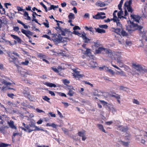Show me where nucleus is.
I'll return each instance as SVG.
<instances>
[{"label": "nucleus", "instance_id": "nucleus-2", "mask_svg": "<svg viewBox=\"0 0 147 147\" xmlns=\"http://www.w3.org/2000/svg\"><path fill=\"white\" fill-rule=\"evenodd\" d=\"M23 125L24 127H22V129L25 131H27L29 133L33 131L36 130L43 131L42 129H40L38 127L35 125V123L33 122H32L29 125H26L24 123H23Z\"/></svg>", "mask_w": 147, "mask_h": 147}, {"label": "nucleus", "instance_id": "nucleus-50", "mask_svg": "<svg viewBox=\"0 0 147 147\" xmlns=\"http://www.w3.org/2000/svg\"><path fill=\"white\" fill-rule=\"evenodd\" d=\"M71 5L74 6H76L77 5V3L76 1H72L71 2Z\"/></svg>", "mask_w": 147, "mask_h": 147}, {"label": "nucleus", "instance_id": "nucleus-15", "mask_svg": "<svg viewBox=\"0 0 147 147\" xmlns=\"http://www.w3.org/2000/svg\"><path fill=\"white\" fill-rule=\"evenodd\" d=\"M95 5L97 6L102 7L105 6L106 5L104 2H103L100 1H98L95 3Z\"/></svg>", "mask_w": 147, "mask_h": 147}, {"label": "nucleus", "instance_id": "nucleus-28", "mask_svg": "<svg viewBox=\"0 0 147 147\" xmlns=\"http://www.w3.org/2000/svg\"><path fill=\"white\" fill-rule=\"evenodd\" d=\"M82 38L85 43H88L90 40V39L88 38L85 35H84Z\"/></svg>", "mask_w": 147, "mask_h": 147}, {"label": "nucleus", "instance_id": "nucleus-64", "mask_svg": "<svg viewBox=\"0 0 147 147\" xmlns=\"http://www.w3.org/2000/svg\"><path fill=\"white\" fill-rule=\"evenodd\" d=\"M17 8L18 11H24V9L19 6H18Z\"/></svg>", "mask_w": 147, "mask_h": 147}, {"label": "nucleus", "instance_id": "nucleus-3", "mask_svg": "<svg viewBox=\"0 0 147 147\" xmlns=\"http://www.w3.org/2000/svg\"><path fill=\"white\" fill-rule=\"evenodd\" d=\"M132 67L137 71L141 72H147V69L144 68L145 67L143 66V67L140 64H136L135 63L132 64Z\"/></svg>", "mask_w": 147, "mask_h": 147}, {"label": "nucleus", "instance_id": "nucleus-52", "mask_svg": "<svg viewBox=\"0 0 147 147\" xmlns=\"http://www.w3.org/2000/svg\"><path fill=\"white\" fill-rule=\"evenodd\" d=\"M80 27L78 26H75L74 28H73V30H74V31H75L76 30H80Z\"/></svg>", "mask_w": 147, "mask_h": 147}, {"label": "nucleus", "instance_id": "nucleus-53", "mask_svg": "<svg viewBox=\"0 0 147 147\" xmlns=\"http://www.w3.org/2000/svg\"><path fill=\"white\" fill-rule=\"evenodd\" d=\"M5 69L3 65L2 64H0V69L2 70H4Z\"/></svg>", "mask_w": 147, "mask_h": 147}, {"label": "nucleus", "instance_id": "nucleus-31", "mask_svg": "<svg viewBox=\"0 0 147 147\" xmlns=\"http://www.w3.org/2000/svg\"><path fill=\"white\" fill-rule=\"evenodd\" d=\"M17 22L18 23L22 25L25 29H26L28 28V26L27 25H26L24 23L21 22L20 20H17Z\"/></svg>", "mask_w": 147, "mask_h": 147}, {"label": "nucleus", "instance_id": "nucleus-29", "mask_svg": "<svg viewBox=\"0 0 147 147\" xmlns=\"http://www.w3.org/2000/svg\"><path fill=\"white\" fill-rule=\"evenodd\" d=\"M2 84H4L6 86L10 85L11 84V83L7 82L6 80H3V81L1 82Z\"/></svg>", "mask_w": 147, "mask_h": 147}, {"label": "nucleus", "instance_id": "nucleus-16", "mask_svg": "<svg viewBox=\"0 0 147 147\" xmlns=\"http://www.w3.org/2000/svg\"><path fill=\"white\" fill-rule=\"evenodd\" d=\"M120 10V11L118 12L117 13V16L118 18L121 19V18H123L126 19L127 18L126 17H124V16H123V11L122 10Z\"/></svg>", "mask_w": 147, "mask_h": 147}, {"label": "nucleus", "instance_id": "nucleus-61", "mask_svg": "<svg viewBox=\"0 0 147 147\" xmlns=\"http://www.w3.org/2000/svg\"><path fill=\"white\" fill-rule=\"evenodd\" d=\"M113 123L112 121H107L105 123V124L108 125H110L111 124Z\"/></svg>", "mask_w": 147, "mask_h": 147}, {"label": "nucleus", "instance_id": "nucleus-33", "mask_svg": "<svg viewBox=\"0 0 147 147\" xmlns=\"http://www.w3.org/2000/svg\"><path fill=\"white\" fill-rule=\"evenodd\" d=\"M74 14L72 13H70L68 15V18L69 19H74L75 18Z\"/></svg>", "mask_w": 147, "mask_h": 147}, {"label": "nucleus", "instance_id": "nucleus-24", "mask_svg": "<svg viewBox=\"0 0 147 147\" xmlns=\"http://www.w3.org/2000/svg\"><path fill=\"white\" fill-rule=\"evenodd\" d=\"M113 19H111V20H113L115 22H117V21H119L116 16V13L114 12L113 14Z\"/></svg>", "mask_w": 147, "mask_h": 147}, {"label": "nucleus", "instance_id": "nucleus-62", "mask_svg": "<svg viewBox=\"0 0 147 147\" xmlns=\"http://www.w3.org/2000/svg\"><path fill=\"white\" fill-rule=\"evenodd\" d=\"M84 17L85 18H89V14L88 13H86L84 16Z\"/></svg>", "mask_w": 147, "mask_h": 147}, {"label": "nucleus", "instance_id": "nucleus-17", "mask_svg": "<svg viewBox=\"0 0 147 147\" xmlns=\"http://www.w3.org/2000/svg\"><path fill=\"white\" fill-rule=\"evenodd\" d=\"M11 36L13 38L16 40L18 43H21V42L22 41L21 39L18 36L12 34H11Z\"/></svg>", "mask_w": 147, "mask_h": 147}, {"label": "nucleus", "instance_id": "nucleus-14", "mask_svg": "<svg viewBox=\"0 0 147 147\" xmlns=\"http://www.w3.org/2000/svg\"><path fill=\"white\" fill-rule=\"evenodd\" d=\"M106 18V16H100L99 12H98L96 15L95 16H93V18L97 20L103 19Z\"/></svg>", "mask_w": 147, "mask_h": 147}, {"label": "nucleus", "instance_id": "nucleus-9", "mask_svg": "<svg viewBox=\"0 0 147 147\" xmlns=\"http://www.w3.org/2000/svg\"><path fill=\"white\" fill-rule=\"evenodd\" d=\"M4 37V36H0V43H3L5 45L9 44L10 46L12 45L13 44L11 41L6 40L3 38Z\"/></svg>", "mask_w": 147, "mask_h": 147}, {"label": "nucleus", "instance_id": "nucleus-26", "mask_svg": "<svg viewBox=\"0 0 147 147\" xmlns=\"http://www.w3.org/2000/svg\"><path fill=\"white\" fill-rule=\"evenodd\" d=\"M72 88H69L68 89L69 90V92L67 93V94L69 96H73L74 94V92L71 89Z\"/></svg>", "mask_w": 147, "mask_h": 147}, {"label": "nucleus", "instance_id": "nucleus-22", "mask_svg": "<svg viewBox=\"0 0 147 147\" xmlns=\"http://www.w3.org/2000/svg\"><path fill=\"white\" fill-rule=\"evenodd\" d=\"M96 32H98V33H105L106 32L105 30L103 29H100L99 28H95Z\"/></svg>", "mask_w": 147, "mask_h": 147}, {"label": "nucleus", "instance_id": "nucleus-19", "mask_svg": "<svg viewBox=\"0 0 147 147\" xmlns=\"http://www.w3.org/2000/svg\"><path fill=\"white\" fill-rule=\"evenodd\" d=\"M44 84L47 86L51 88L52 87H56V86L55 84L52 83L46 82L44 83Z\"/></svg>", "mask_w": 147, "mask_h": 147}, {"label": "nucleus", "instance_id": "nucleus-8", "mask_svg": "<svg viewBox=\"0 0 147 147\" xmlns=\"http://www.w3.org/2000/svg\"><path fill=\"white\" fill-rule=\"evenodd\" d=\"M73 72L74 73L73 74V76L76 80H79L80 78H82L84 76V75L83 74H80V71L76 69L73 70Z\"/></svg>", "mask_w": 147, "mask_h": 147}, {"label": "nucleus", "instance_id": "nucleus-49", "mask_svg": "<svg viewBox=\"0 0 147 147\" xmlns=\"http://www.w3.org/2000/svg\"><path fill=\"white\" fill-rule=\"evenodd\" d=\"M48 92H49V93L51 95V96H55V94L53 91H51V90H48Z\"/></svg>", "mask_w": 147, "mask_h": 147}, {"label": "nucleus", "instance_id": "nucleus-30", "mask_svg": "<svg viewBox=\"0 0 147 147\" xmlns=\"http://www.w3.org/2000/svg\"><path fill=\"white\" fill-rule=\"evenodd\" d=\"M85 29L86 30H89L90 31L92 32V33H93L94 32V30L92 27L88 28L87 26H86L85 27Z\"/></svg>", "mask_w": 147, "mask_h": 147}, {"label": "nucleus", "instance_id": "nucleus-34", "mask_svg": "<svg viewBox=\"0 0 147 147\" xmlns=\"http://www.w3.org/2000/svg\"><path fill=\"white\" fill-rule=\"evenodd\" d=\"M73 33L75 34L76 35H78L79 36H80V37H82L84 35L83 34L80 33L76 31H74L73 32Z\"/></svg>", "mask_w": 147, "mask_h": 147}, {"label": "nucleus", "instance_id": "nucleus-63", "mask_svg": "<svg viewBox=\"0 0 147 147\" xmlns=\"http://www.w3.org/2000/svg\"><path fill=\"white\" fill-rule=\"evenodd\" d=\"M49 113L51 117H56L55 114H53L52 112H49Z\"/></svg>", "mask_w": 147, "mask_h": 147}, {"label": "nucleus", "instance_id": "nucleus-55", "mask_svg": "<svg viewBox=\"0 0 147 147\" xmlns=\"http://www.w3.org/2000/svg\"><path fill=\"white\" fill-rule=\"evenodd\" d=\"M85 84L89 85H90L91 87H93V85L90 83L89 82L86 81L85 82Z\"/></svg>", "mask_w": 147, "mask_h": 147}, {"label": "nucleus", "instance_id": "nucleus-40", "mask_svg": "<svg viewBox=\"0 0 147 147\" xmlns=\"http://www.w3.org/2000/svg\"><path fill=\"white\" fill-rule=\"evenodd\" d=\"M42 99L44 100L45 101H47V102H50L49 100H50V98H48L47 96H43L42 97Z\"/></svg>", "mask_w": 147, "mask_h": 147}, {"label": "nucleus", "instance_id": "nucleus-46", "mask_svg": "<svg viewBox=\"0 0 147 147\" xmlns=\"http://www.w3.org/2000/svg\"><path fill=\"white\" fill-rule=\"evenodd\" d=\"M45 21L47 23L44 22L43 24L45 25L46 27L48 28L49 27V22L47 20H45Z\"/></svg>", "mask_w": 147, "mask_h": 147}, {"label": "nucleus", "instance_id": "nucleus-58", "mask_svg": "<svg viewBox=\"0 0 147 147\" xmlns=\"http://www.w3.org/2000/svg\"><path fill=\"white\" fill-rule=\"evenodd\" d=\"M7 96L9 97H10L11 98H13V96H14V94H8Z\"/></svg>", "mask_w": 147, "mask_h": 147}, {"label": "nucleus", "instance_id": "nucleus-57", "mask_svg": "<svg viewBox=\"0 0 147 147\" xmlns=\"http://www.w3.org/2000/svg\"><path fill=\"white\" fill-rule=\"evenodd\" d=\"M61 32V34L64 36H65V31L64 30H63L61 29V30H60Z\"/></svg>", "mask_w": 147, "mask_h": 147}, {"label": "nucleus", "instance_id": "nucleus-59", "mask_svg": "<svg viewBox=\"0 0 147 147\" xmlns=\"http://www.w3.org/2000/svg\"><path fill=\"white\" fill-rule=\"evenodd\" d=\"M13 30L17 32L19 30V28L18 26L14 27L13 28Z\"/></svg>", "mask_w": 147, "mask_h": 147}, {"label": "nucleus", "instance_id": "nucleus-6", "mask_svg": "<svg viewBox=\"0 0 147 147\" xmlns=\"http://www.w3.org/2000/svg\"><path fill=\"white\" fill-rule=\"evenodd\" d=\"M52 39L54 42L57 44L62 42L63 38L60 34L58 35L57 34H54L52 37Z\"/></svg>", "mask_w": 147, "mask_h": 147}, {"label": "nucleus", "instance_id": "nucleus-45", "mask_svg": "<svg viewBox=\"0 0 147 147\" xmlns=\"http://www.w3.org/2000/svg\"><path fill=\"white\" fill-rule=\"evenodd\" d=\"M29 63V61L27 60H26L25 61L22 62V64L23 65H28Z\"/></svg>", "mask_w": 147, "mask_h": 147}, {"label": "nucleus", "instance_id": "nucleus-60", "mask_svg": "<svg viewBox=\"0 0 147 147\" xmlns=\"http://www.w3.org/2000/svg\"><path fill=\"white\" fill-rule=\"evenodd\" d=\"M42 37H44L49 39H50V37L47 34L43 35L42 36Z\"/></svg>", "mask_w": 147, "mask_h": 147}, {"label": "nucleus", "instance_id": "nucleus-43", "mask_svg": "<svg viewBox=\"0 0 147 147\" xmlns=\"http://www.w3.org/2000/svg\"><path fill=\"white\" fill-rule=\"evenodd\" d=\"M121 130L122 131L125 132L128 130V129L127 127H123L121 128Z\"/></svg>", "mask_w": 147, "mask_h": 147}, {"label": "nucleus", "instance_id": "nucleus-18", "mask_svg": "<svg viewBox=\"0 0 147 147\" xmlns=\"http://www.w3.org/2000/svg\"><path fill=\"white\" fill-rule=\"evenodd\" d=\"M64 84L67 86L68 88H73L72 86H69L67 84H69L70 83V81L67 79H66L62 80Z\"/></svg>", "mask_w": 147, "mask_h": 147}, {"label": "nucleus", "instance_id": "nucleus-4", "mask_svg": "<svg viewBox=\"0 0 147 147\" xmlns=\"http://www.w3.org/2000/svg\"><path fill=\"white\" fill-rule=\"evenodd\" d=\"M107 54H108V55L112 59H117L118 55L115 53L114 51L110 49H107L105 48V50H104Z\"/></svg>", "mask_w": 147, "mask_h": 147}, {"label": "nucleus", "instance_id": "nucleus-21", "mask_svg": "<svg viewBox=\"0 0 147 147\" xmlns=\"http://www.w3.org/2000/svg\"><path fill=\"white\" fill-rule=\"evenodd\" d=\"M105 50V48L102 47H99L96 50V53H100L102 51Z\"/></svg>", "mask_w": 147, "mask_h": 147}, {"label": "nucleus", "instance_id": "nucleus-38", "mask_svg": "<svg viewBox=\"0 0 147 147\" xmlns=\"http://www.w3.org/2000/svg\"><path fill=\"white\" fill-rule=\"evenodd\" d=\"M85 131H80L78 132V134L79 136L80 137H82L84 135H85Z\"/></svg>", "mask_w": 147, "mask_h": 147}, {"label": "nucleus", "instance_id": "nucleus-1", "mask_svg": "<svg viewBox=\"0 0 147 147\" xmlns=\"http://www.w3.org/2000/svg\"><path fill=\"white\" fill-rule=\"evenodd\" d=\"M128 25L127 26L126 30H127L129 33H132L133 31L136 30L139 31V35L142 38H144L146 36V32L143 30L142 31L141 30L143 28V27L141 26H138L137 24H135L133 22L130 21H128Z\"/></svg>", "mask_w": 147, "mask_h": 147}, {"label": "nucleus", "instance_id": "nucleus-42", "mask_svg": "<svg viewBox=\"0 0 147 147\" xmlns=\"http://www.w3.org/2000/svg\"><path fill=\"white\" fill-rule=\"evenodd\" d=\"M99 27L101 28L105 29H107L108 27V26L106 25H100Z\"/></svg>", "mask_w": 147, "mask_h": 147}, {"label": "nucleus", "instance_id": "nucleus-25", "mask_svg": "<svg viewBox=\"0 0 147 147\" xmlns=\"http://www.w3.org/2000/svg\"><path fill=\"white\" fill-rule=\"evenodd\" d=\"M112 29L113 30L112 31L113 32L117 33V34H120L121 33V30L120 28H113Z\"/></svg>", "mask_w": 147, "mask_h": 147}, {"label": "nucleus", "instance_id": "nucleus-54", "mask_svg": "<svg viewBox=\"0 0 147 147\" xmlns=\"http://www.w3.org/2000/svg\"><path fill=\"white\" fill-rule=\"evenodd\" d=\"M1 9H2V12L0 10V13L1 14H5V9L3 8L2 7V8H1Z\"/></svg>", "mask_w": 147, "mask_h": 147}, {"label": "nucleus", "instance_id": "nucleus-13", "mask_svg": "<svg viewBox=\"0 0 147 147\" xmlns=\"http://www.w3.org/2000/svg\"><path fill=\"white\" fill-rule=\"evenodd\" d=\"M91 50L90 49H87L86 51L84 54L87 56L89 57L93 58V55H91Z\"/></svg>", "mask_w": 147, "mask_h": 147}, {"label": "nucleus", "instance_id": "nucleus-11", "mask_svg": "<svg viewBox=\"0 0 147 147\" xmlns=\"http://www.w3.org/2000/svg\"><path fill=\"white\" fill-rule=\"evenodd\" d=\"M21 31L22 33L24 34L26 36H32L33 34V33L30 30H26L23 29L21 30Z\"/></svg>", "mask_w": 147, "mask_h": 147}, {"label": "nucleus", "instance_id": "nucleus-32", "mask_svg": "<svg viewBox=\"0 0 147 147\" xmlns=\"http://www.w3.org/2000/svg\"><path fill=\"white\" fill-rule=\"evenodd\" d=\"M46 126H49V127H52L54 128H56L57 127V125H56L54 123H53L52 124L47 123L46 125Z\"/></svg>", "mask_w": 147, "mask_h": 147}, {"label": "nucleus", "instance_id": "nucleus-41", "mask_svg": "<svg viewBox=\"0 0 147 147\" xmlns=\"http://www.w3.org/2000/svg\"><path fill=\"white\" fill-rule=\"evenodd\" d=\"M22 93L25 96H27L30 95L29 92L25 90H23Z\"/></svg>", "mask_w": 147, "mask_h": 147}, {"label": "nucleus", "instance_id": "nucleus-48", "mask_svg": "<svg viewBox=\"0 0 147 147\" xmlns=\"http://www.w3.org/2000/svg\"><path fill=\"white\" fill-rule=\"evenodd\" d=\"M4 6L5 8L7 9H8V5H11V4L10 3H5L4 4Z\"/></svg>", "mask_w": 147, "mask_h": 147}, {"label": "nucleus", "instance_id": "nucleus-39", "mask_svg": "<svg viewBox=\"0 0 147 147\" xmlns=\"http://www.w3.org/2000/svg\"><path fill=\"white\" fill-rule=\"evenodd\" d=\"M121 142L122 145L126 147L128 146L129 144V142L123 141H121Z\"/></svg>", "mask_w": 147, "mask_h": 147}, {"label": "nucleus", "instance_id": "nucleus-12", "mask_svg": "<svg viewBox=\"0 0 147 147\" xmlns=\"http://www.w3.org/2000/svg\"><path fill=\"white\" fill-rule=\"evenodd\" d=\"M130 17L131 19H133L134 21L136 22V23H139V21L140 19V18L139 16L131 14Z\"/></svg>", "mask_w": 147, "mask_h": 147}, {"label": "nucleus", "instance_id": "nucleus-56", "mask_svg": "<svg viewBox=\"0 0 147 147\" xmlns=\"http://www.w3.org/2000/svg\"><path fill=\"white\" fill-rule=\"evenodd\" d=\"M36 111L39 113H41L42 112H44L42 110H40L38 108H36Z\"/></svg>", "mask_w": 147, "mask_h": 147}, {"label": "nucleus", "instance_id": "nucleus-36", "mask_svg": "<svg viewBox=\"0 0 147 147\" xmlns=\"http://www.w3.org/2000/svg\"><path fill=\"white\" fill-rule=\"evenodd\" d=\"M121 33L123 36H127L128 35V34L124 30H122L121 32Z\"/></svg>", "mask_w": 147, "mask_h": 147}, {"label": "nucleus", "instance_id": "nucleus-23", "mask_svg": "<svg viewBox=\"0 0 147 147\" xmlns=\"http://www.w3.org/2000/svg\"><path fill=\"white\" fill-rule=\"evenodd\" d=\"M8 124L9 126L12 128L14 129L16 128V127L15 126L14 124V122L13 121L11 120L9 122H8Z\"/></svg>", "mask_w": 147, "mask_h": 147}, {"label": "nucleus", "instance_id": "nucleus-35", "mask_svg": "<svg viewBox=\"0 0 147 147\" xmlns=\"http://www.w3.org/2000/svg\"><path fill=\"white\" fill-rule=\"evenodd\" d=\"M10 145L9 144H5L4 143H0V147H6Z\"/></svg>", "mask_w": 147, "mask_h": 147}, {"label": "nucleus", "instance_id": "nucleus-47", "mask_svg": "<svg viewBox=\"0 0 147 147\" xmlns=\"http://www.w3.org/2000/svg\"><path fill=\"white\" fill-rule=\"evenodd\" d=\"M133 102L135 104H136L137 105H139L140 102H139L136 99H134L133 101Z\"/></svg>", "mask_w": 147, "mask_h": 147}, {"label": "nucleus", "instance_id": "nucleus-7", "mask_svg": "<svg viewBox=\"0 0 147 147\" xmlns=\"http://www.w3.org/2000/svg\"><path fill=\"white\" fill-rule=\"evenodd\" d=\"M11 54V55L9 54H8V57H9L8 59L9 62L10 63H13L15 65H17L19 63L18 59Z\"/></svg>", "mask_w": 147, "mask_h": 147}, {"label": "nucleus", "instance_id": "nucleus-27", "mask_svg": "<svg viewBox=\"0 0 147 147\" xmlns=\"http://www.w3.org/2000/svg\"><path fill=\"white\" fill-rule=\"evenodd\" d=\"M117 59H116V60H117V62L119 63V65H120L119 67H121L123 66V63L121 61L120 59V57L119 55H118V57H117Z\"/></svg>", "mask_w": 147, "mask_h": 147}, {"label": "nucleus", "instance_id": "nucleus-5", "mask_svg": "<svg viewBox=\"0 0 147 147\" xmlns=\"http://www.w3.org/2000/svg\"><path fill=\"white\" fill-rule=\"evenodd\" d=\"M132 3V0H129L127 1L124 3V6L127 7V9L129 12H130V14H132L134 9L131 6Z\"/></svg>", "mask_w": 147, "mask_h": 147}, {"label": "nucleus", "instance_id": "nucleus-37", "mask_svg": "<svg viewBox=\"0 0 147 147\" xmlns=\"http://www.w3.org/2000/svg\"><path fill=\"white\" fill-rule=\"evenodd\" d=\"M5 126H2L0 128V131L2 134L5 133Z\"/></svg>", "mask_w": 147, "mask_h": 147}, {"label": "nucleus", "instance_id": "nucleus-51", "mask_svg": "<svg viewBox=\"0 0 147 147\" xmlns=\"http://www.w3.org/2000/svg\"><path fill=\"white\" fill-rule=\"evenodd\" d=\"M108 72H109L110 74H111L112 75H113L114 74L115 72H114L113 70L111 69H109V70H108Z\"/></svg>", "mask_w": 147, "mask_h": 147}, {"label": "nucleus", "instance_id": "nucleus-10", "mask_svg": "<svg viewBox=\"0 0 147 147\" xmlns=\"http://www.w3.org/2000/svg\"><path fill=\"white\" fill-rule=\"evenodd\" d=\"M38 57L40 59H42V61L46 63H49V61L46 59L47 58V56L45 55L42 53H39L38 55Z\"/></svg>", "mask_w": 147, "mask_h": 147}, {"label": "nucleus", "instance_id": "nucleus-44", "mask_svg": "<svg viewBox=\"0 0 147 147\" xmlns=\"http://www.w3.org/2000/svg\"><path fill=\"white\" fill-rule=\"evenodd\" d=\"M32 18L33 19L32 20V21H35V22H37V20L36 18V16L34 15V14H32Z\"/></svg>", "mask_w": 147, "mask_h": 147}, {"label": "nucleus", "instance_id": "nucleus-20", "mask_svg": "<svg viewBox=\"0 0 147 147\" xmlns=\"http://www.w3.org/2000/svg\"><path fill=\"white\" fill-rule=\"evenodd\" d=\"M97 126H98L99 129L103 131V132L106 133V132L103 126L102 125L99 124H98L97 125Z\"/></svg>", "mask_w": 147, "mask_h": 147}]
</instances>
